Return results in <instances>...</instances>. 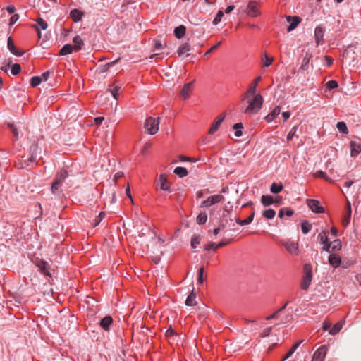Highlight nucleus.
Listing matches in <instances>:
<instances>
[{
	"instance_id": "1",
	"label": "nucleus",
	"mask_w": 361,
	"mask_h": 361,
	"mask_svg": "<svg viewBox=\"0 0 361 361\" xmlns=\"http://www.w3.org/2000/svg\"><path fill=\"white\" fill-rule=\"evenodd\" d=\"M263 98L260 94L255 95L254 98L249 102V104L245 109L244 113L246 114H255L257 113L262 108Z\"/></svg>"
},
{
	"instance_id": "2",
	"label": "nucleus",
	"mask_w": 361,
	"mask_h": 361,
	"mask_svg": "<svg viewBox=\"0 0 361 361\" xmlns=\"http://www.w3.org/2000/svg\"><path fill=\"white\" fill-rule=\"evenodd\" d=\"M159 117L157 118L153 117L147 118L144 124L145 131L150 135L156 134L159 130Z\"/></svg>"
},
{
	"instance_id": "3",
	"label": "nucleus",
	"mask_w": 361,
	"mask_h": 361,
	"mask_svg": "<svg viewBox=\"0 0 361 361\" xmlns=\"http://www.w3.org/2000/svg\"><path fill=\"white\" fill-rule=\"evenodd\" d=\"M312 278V271L310 266L305 264L304 267V276L300 283L302 290H306L311 284Z\"/></svg>"
},
{
	"instance_id": "4",
	"label": "nucleus",
	"mask_w": 361,
	"mask_h": 361,
	"mask_svg": "<svg viewBox=\"0 0 361 361\" xmlns=\"http://www.w3.org/2000/svg\"><path fill=\"white\" fill-rule=\"evenodd\" d=\"M245 13L251 17H257L260 13L258 4L256 1H250L245 9Z\"/></svg>"
},
{
	"instance_id": "5",
	"label": "nucleus",
	"mask_w": 361,
	"mask_h": 361,
	"mask_svg": "<svg viewBox=\"0 0 361 361\" xmlns=\"http://www.w3.org/2000/svg\"><path fill=\"white\" fill-rule=\"evenodd\" d=\"M224 199V197L221 195H214L209 196L207 200L202 202L201 207H209L213 204L219 203Z\"/></svg>"
},
{
	"instance_id": "6",
	"label": "nucleus",
	"mask_w": 361,
	"mask_h": 361,
	"mask_svg": "<svg viewBox=\"0 0 361 361\" xmlns=\"http://www.w3.org/2000/svg\"><path fill=\"white\" fill-rule=\"evenodd\" d=\"M37 266L42 274L47 276H51V271L54 270L51 269L50 265L47 262L41 259L37 262Z\"/></svg>"
},
{
	"instance_id": "7",
	"label": "nucleus",
	"mask_w": 361,
	"mask_h": 361,
	"mask_svg": "<svg viewBox=\"0 0 361 361\" xmlns=\"http://www.w3.org/2000/svg\"><path fill=\"white\" fill-rule=\"evenodd\" d=\"M327 352V347L322 345L314 353L312 361H324Z\"/></svg>"
},
{
	"instance_id": "8",
	"label": "nucleus",
	"mask_w": 361,
	"mask_h": 361,
	"mask_svg": "<svg viewBox=\"0 0 361 361\" xmlns=\"http://www.w3.org/2000/svg\"><path fill=\"white\" fill-rule=\"evenodd\" d=\"M307 204L310 209L314 213H323L324 209L319 205V202L316 200L307 199L306 200Z\"/></svg>"
},
{
	"instance_id": "9",
	"label": "nucleus",
	"mask_w": 361,
	"mask_h": 361,
	"mask_svg": "<svg viewBox=\"0 0 361 361\" xmlns=\"http://www.w3.org/2000/svg\"><path fill=\"white\" fill-rule=\"evenodd\" d=\"M282 245L285 247L286 250L292 254V255H298L299 250H298V245L297 243L291 240H288L286 242H283Z\"/></svg>"
},
{
	"instance_id": "10",
	"label": "nucleus",
	"mask_w": 361,
	"mask_h": 361,
	"mask_svg": "<svg viewBox=\"0 0 361 361\" xmlns=\"http://www.w3.org/2000/svg\"><path fill=\"white\" fill-rule=\"evenodd\" d=\"M225 118V114H220L216 120L214 121V123L212 124V126L209 129L208 133L209 135H213L219 128V126L222 123V121Z\"/></svg>"
},
{
	"instance_id": "11",
	"label": "nucleus",
	"mask_w": 361,
	"mask_h": 361,
	"mask_svg": "<svg viewBox=\"0 0 361 361\" xmlns=\"http://www.w3.org/2000/svg\"><path fill=\"white\" fill-rule=\"evenodd\" d=\"M7 47L8 50L16 56H21L23 54V51H18L14 45L13 41L11 37L8 38Z\"/></svg>"
},
{
	"instance_id": "12",
	"label": "nucleus",
	"mask_w": 361,
	"mask_h": 361,
	"mask_svg": "<svg viewBox=\"0 0 361 361\" xmlns=\"http://www.w3.org/2000/svg\"><path fill=\"white\" fill-rule=\"evenodd\" d=\"M324 33V29L321 26H317L314 30V38L317 45H319L323 42V37Z\"/></svg>"
},
{
	"instance_id": "13",
	"label": "nucleus",
	"mask_w": 361,
	"mask_h": 361,
	"mask_svg": "<svg viewBox=\"0 0 361 361\" xmlns=\"http://www.w3.org/2000/svg\"><path fill=\"white\" fill-rule=\"evenodd\" d=\"M300 18L298 16H288L287 21L290 23L289 26L287 28L288 32L293 30L300 22Z\"/></svg>"
},
{
	"instance_id": "14",
	"label": "nucleus",
	"mask_w": 361,
	"mask_h": 361,
	"mask_svg": "<svg viewBox=\"0 0 361 361\" xmlns=\"http://www.w3.org/2000/svg\"><path fill=\"white\" fill-rule=\"evenodd\" d=\"M351 156L355 157L361 152V143L352 140L350 142Z\"/></svg>"
},
{
	"instance_id": "15",
	"label": "nucleus",
	"mask_w": 361,
	"mask_h": 361,
	"mask_svg": "<svg viewBox=\"0 0 361 361\" xmlns=\"http://www.w3.org/2000/svg\"><path fill=\"white\" fill-rule=\"evenodd\" d=\"M329 264L334 268L339 267L341 262V257L336 254H331L329 257Z\"/></svg>"
},
{
	"instance_id": "16",
	"label": "nucleus",
	"mask_w": 361,
	"mask_h": 361,
	"mask_svg": "<svg viewBox=\"0 0 361 361\" xmlns=\"http://www.w3.org/2000/svg\"><path fill=\"white\" fill-rule=\"evenodd\" d=\"M190 44L188 43H185V44H183V45H181L178 48V49L177 51V54L179 57H181L183 56H188L189 55L188 52L190 51Z\"/></svg>"
},
{
	"instance_id": "17",
	"label": "nucleus",
	"mask_w": 361,
	"mask_h": 361,
	"mask_svg": "<svg viewBox=\"0 0 361 361\" xmlns=\"http://www.w3.org/2000/svg\"><path fill=\"white\" fill-rule=\"evenodd\" d=\"M262 78L260 76L257 77L252 84L249 85L248 90L247 91V94H255L257 90V86Z\"/></svg>"
},
{
	"instance_id": "18",
	"label": "nucleus",
	"mask_w": 361,
	"mask_h": 361,
	"mask_svg": "<svg viewBox=\"0 0 361 361\" xmlns=\"http://www.w3.org/2000/svg\"><path fill=\"white\" fill-rule=\"evenodd\" d=\"M113 319L111 316H106L100 321V326L106 331L109 330V326L112 324Z\"/></svg>"
},
{
	"instance_id": "19",
	"label": "nucleus",
	"mask_w": 361,
	"mask_h": 361,
	"mask_svg": "<svg viewBox=\"0 0 361 361\" xmlns=\"http://www.w3.org/2000/svg\"><path fill=\"white\" fill-rule=\"evenodd\" d=\"M159 181L160 183V188L163 190H169L170 188V183L168 182L166 177L161 174L159 176Z\"/></svg>"
},
{
	"instance_id": "20",
	"label": "nucleus",
	"mask_w": 361,
	"mask_h": 361,
	"mask_svg": "<svg viewBox=\"0 0 361 361\" xmlns=\"http://www.w3.org/2000/svg\"><path fill=\"white\" fill-rule=\"evenodd\" d=\"M68 176V173L66 170L61 169L56 176L55 180L54 182H57L58 183L61 184L63 183V181L66 179V178Z\"/></svg>"
},
{
	"instance_id": "21",
	"label": "nucleus",
	"mask_w": 361,
	"mask_h": 361,
	"mask_svg": "<svg viewBox=\"0 0 361 361\" xmlns=\"http://www.w3.org/2000/svg\"><path fill=\"white\" fill-rule=\"evenodd\" d=\"M192 82L185 84L181 90L180 94L185 99L188 98L190 96V93L192 91Z\"/></svg>"
},
{
	"instance_id": "22",
	"label": "nucleus",
	"mask_w": 361,
	"mask_h": 361,
	"mask_svg": "<svg viewBox=\"0 0 361 361\" xmlns=\"http://www.w3.org/2000/svg\"><path fill=\"white\" fill-rule=\"evenodd\" d=\"M254 216L255 212H253L247 219L244 220H240L238 218H235V221L240 226L248 225L253 221Z\"/></svg>"
},
{
	"instance_id": "23",
	"label": "nucleus",
	"mask_w": 361,
	"mask_h": 361,
	"mask_svg": "<svg viewBox=\"0 0 361 361\" xmlns=\"http://www.w3.org/2000/svg\"><path fill=\"white\" fill-rule=\"evenodd\" d=\"M83 16V13L78 9H73L70 13V16L75 22H78L81 20Z\"/></svg>"
},
{
	"instance_id": "24",
	"label": "nucleus",
	"mask_w": 361,
	"mask_h": 361,
	"mask_svg": "<svg viewBox=\"0 0 361 361\" xmlns=\"http://www.w3.org/2000/svg\"><path fill=\"white\" fill-rule=\"evenodd\" d=\"M185 30L186 29L184 25H180L175 28L174 35L177 38L180 39L185 35Z\"/></svg>"
},
{
	"instance_id": "25",
	"label": "nucleus",
	"mask_w": 361,
	"mask_h": 361,
	"mask_svg": "<svg viewBox=\"0 0 361 361\" xmlns=\"http://www.w3.org/2000/svg\"><path fill=\"white\" fill-rule=\"evenodd\" d=\"M173 172H174V173L178 175L180 178L185 177L188 174L187 169L185 168L181 167V166L176 167L174 169Z\"/></svg>"
},
{
	"instance_id": "26",
	"label": "nucleus",
	"mask_w": 361,
	"mask_h": 361,
	"mask_svg": "<svg viewBox=\"0 0 361 361\" xmlns=\"http://www.w3.org/2000/svg\"><path fill=\"white\" fill-rule=\"evenodd\" d=\"M73 42L74 43L73 49L75 50H80L82 49V47L83 46V41L80 37V36H75L73 39Z\"/></svg>"
},
{
	"instance_id": "27",
	"label": "nucleus",
	"mask_w": 361,
	"mask_h": 361,
	"mask_svg": "<svg viewBox=\"0 0 361 361\" xmlns=\"http://www.w3.org/2000/svg\"><path fill=\"white\" fill-rule=\"evenodd\" d=\"M195 295L193 292H192L187 298L185 300V305L187 306H195L197 304V302L195 300Z\"/></svg>"
},
{
	"instance_id": "28",
	"label": "nucleus",
	"mask_w": 361,
	"mask_h": 361,
	"mask_svg": "<svg viewBox=\"0 0 361 361\" xmlns=\"http://www.w3.org/2000/svg\"><path fill=\"white\" fill-rule=\"evenodd\" d=\"M73 49V47L71 44L64 45L60 50L59 54L61 56H65L68 54H71Z\"/></svg>"
},
{
	"instance_id": "29",
	"label": "nucleus",
	"mask_w": 361,
	"mask_h": 361,
	"mask_svg": "<svg viewBox=\"0 0 361 361\" xmlns=\"http://www.w3.org/2000/svg\"><path fill=\"white\" fill-rule=\"evenodd\" d=\"M343 327V322L336 323L332 328L329 330V334L331 335H336L338 334Z\"/></svg>"
},
{
	"instance_id": "30",
	"label": "nucleus",
	"mask_w": 361,
	"mask_h": 361,
	"mask_svg": "<svg viewBox=\"0 0 361 361\" xmlns=\"http://www.w3.org/2000/svg\"><path fill=\"white\" fill-rule=\"evenodd\" d=\"M261 202L264 206H269L274 203L272 197L269 195H262Z\"/></svg>"
},
{
	"instance_id": "31",
	"label": "nucleus",
	"mask_w": 361,
	"mask_h": 361,
	"mask_svg": "<svg viewBox=\"0 0 361 361\" xmlns=\"http://www.w3.org/2000/svg\"><path fill=\"white\" fill-rule=\"evenodd\" d=\"M273 61V58L271 56H269L267 54H264L263 55V57L262 58V63L264 66L268 67L269 66Z\"/></svg>"
},
{
	"instance_id": "32",
	"label": "nucleus",
	"mask_w": 361,
	"mask_h": 361,
	"mask_svg": "<svg viewBox=\"0 0 361 361\" xmlns=\"http://www.w3.org/2000/svg\"><path fill=\"white\" fill-rule=\"evenodd\" d=\"M223 218L226 222V224L228 223V221L229 219V221H235V218H236L235 216H233L230 212L229 210L228 209H224V212H223Z\"/></svg>"
},
{
	"instance_id": "33",
	"label": "nucleus",
	"mask_w": 361,
	"mask_h": 361,
	"mask_svg": "<svg viewBox=\"0 0 361 361\" xmlns=\"http://www.w3.org/2000/svg\"><path fill=\"white\" fill-rule=\"evenodd\" d=\"M312 228V225L307 221H303L301 224L302 232L307 234Z\"/></svg>"
},
{
	"instance_id": "34",
	"label": "nucleus",
	"mask_w": 361,
	"mask_h": 361,
	"mask_svg": "<svg viewBox=\"0 0 361 361\" xmlns=\"http://www.w3.org/2000/svg\"><path fill=\"white\" fill-rule=\"evenodd\" d=\"M282 189H283L282 184H277L276 183H272L271 185V188H270L271 192L274 194H277V193L280 192L282 190Z\"/></svg>"
},
{
	"instance_id": "35",
	"label": "nucleus",
	"mask_w": 361,
	"mask_h": 361,
	"mask_svg": "<svg viewBox=\"0 0 361 361\" xmlns=\"http://www.w3.org/2000/svg\"><path fill=\"white\" fill-rule=\"evenodd\" d=\"M276 215V212L273 209H269L264 210L263 212V216L267 219H272Z\"/></svg>"
},
{
	"instance_id": "36",
	"label": "nucleus",
	"mask_w": 361,
	"mask_h": 361,
	"mask_svg": "<svg viewBox=\"0 0 361 361\" xmlns=\"http://www.w3.org/2000/svg\"><path fill=\"white\" fill-rule=\"evenodd\" d=\"M336 128H338V130L340 132H341V133H343L344 134H348V130L347 126L343 121L338 122L337 124H336Z\"/></svg>"
},
{
	"instance_id": "37",
	"label": "nucleus",
	"mask_w": 361,
	"mask_h": 361,
	"mask_svg": "<svg viewBox=\"0 0 361 361\" xmlns=\"http://www.w3.org/2000/svg\"><path fill=\"white\" fill-rule=\"evenodd\" d=\"M121 87L116 85H113L111 87H110L108 91L111 92L112 96L115 99H118V92L120 90Z\"/></svg>"
},
{
	"instance_id": "38",
	"label": "nucleus",
	"mask_w": 361,
	"mask_h": 361,
	"mask_svg": "<svg viewBox=\"0 0 361 361\" xmlns=\"http://www.w3.org/2000/svg\"><path fill=\"white\" fill-rule=\"evenodd\" d=\"M61 185L57 182H53L51 187V192L55 195H59Z\"/></svg>"
},
{
	"instance_id": "39",
	"label": "nucleus",
	"mask_w": 361,
	"mask_h": 361,
	"mask_svg": "<svg viewBox=\"0 0 361 361\" xmlns=\"http://www.w3.org/2000/svg\"><path fill=\"white\" fill-rule=\"evenodd\" d=\"M331 250L333 251H338L341 249V242L340 240H335L331 243Z\"/></svg>"
},
{
	"instance_id": "40",
	"label": "nucleus",
	"mask_w": 361,
	"mask_h": 361,
	"mask_svg": "<svg viewBox=\"0 0 361 361\" xmlns=\"http://www.w3.org/2000/svg\"><path fill=\"white\" fill-rule=\"evenodd\" d=\"M207 220V215L206 213H200L197 217V223L198 224H204Z\"/></svg>"
},
{
	"instance_id": "41",
	"label": "nucleus",
	"mask_w": 361,
	"mask_h": 361,
	"mask_svg": "<svg viewBox=\"0 0 361 361\" xmlns=\"http://www.w3.org/2000/svg\"><path fill=\"white\" fill-rule=\"evenodd\" d=\"M351 217V211L346 212L345 214L344 215L343 219H342V224L343 226H347L350 221Z\"/></svg>"
},
{
	"instance_id": "42",
	"label": "nucleus",
	"mask_w": 361,
	"mask_h": 361,
	"mask_svg": "<svg viewBox=\"0 0 361 361\" xmlns=\"http://www.w3.org/2000/svg\"><path fill=\"white\" fill-rule=\"evenodd\" d=\"M42 82V78L39 76H34L30 79V85L32 87H37Z\"/></svg>"
},
{
	"instance_id": "43",
	"label": "nucleus",
	"mask_w": 361,
	"mask_h": 361,
	"mask_svg": "<svg viewBox=\"0 0 361 361\" xmlns=\"http://www.w3.org/2000/svg\"><path fill=\"white\" fill-rule=\"evenodd\" d=\"M201 238L199 235H195L191 240V247L195 248L200 243Z\"/></svg>"
},
{
	"instance_id": "44",
	"label": "nucleus",
	"mask_w": 361,
	"mask_h": 361,
	"mask_svg": "<svg viewBox=\"0 0 361 361\" xmlns=\"http://www.w3.org/2000/svg\"><path fill=\"white\" fill-rule=\"evenodd\" d=\"M224 12L222 11H219L217 14L216 15V17L213 20V24L217 25L219 23L221 22L222 17L224 16Z\"/></svg>"
},
{
	"instance_id": "45",
	"label": "nucleus",
	"mask_w": 361,
	"mask_h": 361,
	"mask_svg": "<svg viewBox=\"0 0 361 361\" xmlns=\"http://www.w3.org/2000/svg\"><path fill=\"white\" fill-rule=\"evenodd\" d=\"M20 71H21V67H20V64H18V63H15L11 67V73L13 75H18L20 72Z\"/></svg>"
},
{
	"instance_id": "46",
	"label": "nucleus",
	"mask_w": 361,
	"mask_h": 361,
	"mask_svg": "<svg viewBox=\"0 0 361 361\" xmlns=\"http://www.w3.org/2000/svg\"><path fill=\"white\" fill-rule=\"evenodd\" d=\"M104 216H105V213L104 212H101L99 213V214L94 219V226L95 227L97 225H99V224L102 221V219L104 218Z\"/></svg>"
},
{
	"instance_id": "47",
	"label": "nucleus",
	"mask_w": 361,
	"mask_h": 361,
	"mask_svg": "<svg viewBox=\"0 0 361 361\" xmlns=\"http://www.w3.org/2000/svg\"><path fill=\"white\" fill-rule=\"evenodd\" d=\"M36 22L40 26L41 29L43 30H45L48 27L47 23L42 18H38L36 20Z\"/></svg>"
},
{
	"instance_id": "48",
	"label": "nucleus",
	"mask_w": 361,
	"mask_h": 361,
	"mask_svg": "<svg viewBox=\"0 0 361 361\" xmlns=\"http://www.w3.org/2000/svg\"><path fill=\"white\" fill-rule=\"evenodd\" d=\"M298 128V125L295 126L294 127L292 128V129L290 130V131L289 132V133L287 135V139L288 140H291L295 135Z\"/></svg>"
},
{
	"instance_id": "49",
	"label": "nucleus",
	"mask_w": 361,
	"mask_h": 361,
	"mask_svg": "<svg viewBox=\"0 0 361 361\" xmlns=\"http://www.w3.org/2000/svg\"><path fill=\"white\" fill-rule=\"evenodd\" d=\"M204 271V267H201L198 270L197 282L199 283H202L204 282V277H203Z\"/></svg>"
},
{
	"instance_id": "50",
	"label": "nucleus",
	"mask_w": 361,
	"mask_h": 361,
	"mask_svg": "<svg viewBox=\"0 0 361 361\" xmlns=\"http://www.w3.org/2000/svg\"><path fill=\"white\" fill-rule=\"evenodd\" d=\"M326 87L329 89H334L338 87V82L336 80H330L326 84Z\"/></svg>"
},
{
	"instance_id": "51",
	"label": "nucleus",
	"mask_w": 361,
	"mask_h": 361,
	"mask_svg": "<svg viewBox=\"0 0 361 361\" xmlns=\"http://www.w3.org/2000/svg\"><path fill=\"white\" fill-rule=\"evenodd\" d=\"M319 238L321 243L326 244V243H328L327 235H326V233L325 232H323L322 233H320L319 235Z\"/></svg>"
},
{
	"instance_id": "52",
	"label": "nucleus",
	"mask_w": 361,
	"mask_h": 361,
	"mask_svg": "<svg viewBox=\"0 0 361 361\" xmlns=\"http://www.w3.org/2000/svg\"><path fill=\"white\" fill-rule=\"evenodd\" d=\"M309 62H310V58L308 56H305L302 60L301 68L303 70L307 69L308 67Z\"/></svg>"
},
{
	"instance_id": "53",
	"label": "nucleus",
	"mask_w": 361,
	"mask_h": 361,
	"mask_svg": "<svg viewBox=\"0 0 361 361\" xmlns=\"http://www.w3.org/2000/svg\"><path fill=\"white\" fill-rule=\"evenodd\" d=\"M118 60H119V59H118L116 61H114L112 62L108 63L106 65H104V66H102L101 67V72L106 71L109 67H111L113 65H114Z\"/></svg>"
},
{
	"instance_id": "54",
	"label": "nucleus",
	"mask_w": 361,
	"mask_h": 361,
	"mask_svg": "<svg viewBox=\"0 0 361 361\" xmlns=\"http://www.w3.org/2000/svg\"><path fill=\"white\" fill-rule=\"evenodd\" d=\"M180 160L181 161H192V162H195L198 160H200V159H195V158H190V157H185V156H180Z\"/></svg>"
},
{
	"instance_id": "55",
	"label": "nucleus",
	"mask_w": 361,
	"mask_h": 361,
	"mask_svg": "<svg viewBox=\"0 0 361 361\" xmlns=\"http://www.w3.org/2000/svg\"><path fill=\"white\" fill-rule=\"evenodd\" d=\"M314 176L317 178H322L325 180H328V178L324 172L322 171H318L314 173Z\"/></svg>"
},
{
	"instance_id": "56",
	"label": "nucleus",
	"mask_w": 361,
	"mask_h": 361,
	"mask_svg": "<svg viewBox=\"0 0 361 361\" xmlns=\"http://www.w3.org/2000/svg\"><path fill=\"white\" fill-rule=\"evenodd\" d=\"M281 109L279 106L275 107L271 113H269L274 117H276L280 114Z\"/></svg>"
},
{
	"instance_id": "57",
	"label": "nucleus",
	"mask_w": 361,
	"mask_h": 361,
	"mask_svg": "<svg viewBox=\"0 0 361 361\" xmlns=\"http://www.w3.org/2000/svg\"><path fill=\"white\" fill-rule=\"evenodd\" d=\"M18 19H19V15L18 14H14L10 18L9 25H13Z\"/></svg>"
},
{
	"instance_id": "58",
	"label": "nucleus",
	"mask_w": 361,
	"mask_h": 361,
	"mask_svg": "<svg viewBox=\"0 0 361 361\" xmlns=\"http://www.w3.org/2000/svg\"><path fill=\"white\" fill-rule=\"evenodd\" d=\"M331 324L330 322L324 321L322 324V329L324 331H326L328 329L330 330Z\"/></svg>"
},
{
	"instance_id": "59",
	"label": "nucleus",
	"mask_w": 361,
	"mask_h": 361,
	"mask_svg": "<svg viewBox=\"0 0 361 361\" xmlns=\"http://www.w3.org/2000/svg\"><path fill=\"white\" fill-rule=\"evenodd\" d=\"M271 330H272L271 327H269V328L264 329V331L262 332V337L268 336L270 334Z\"/></svg>"
},
{
	"instance_id": "60",
	"label": "nucleus",
	"mask_w": 361,
	"mask_h": 361,
	"mask_svg": "<svg viewBox=\"0 0 361 361\" xmlns=\"http://www.w3.org/2000/svg\"><path fill=\"white\" fill-rule=\"evenodd\" d=\"M216 244L214 243H210L204 246V249L207 251L215 249Z\"/></svg>"
},
{
	"instance_id": "61",
	"label": "nucleus",
	"mask_w": 361,
	"mask_h": 361,
	"mask_svg": "<svg viewBox=\"0 0 361 361\" xmlns=\"http://www.w3.org/2000/svg\"><path fill=\"white\" fill-rule=\"evenodd\" d=\"M303 342V340H300L295 343L292 348L290 349V351H292L293 353L296 350V349L299 347V345Z\"/></svg>"
},
{
	"instance_id": "62",
	"label": "nucleus",
	"mask_w": 361,
	"mask_h": 361,
	"mask_svg": "<svg viewBox=\"0 0 361 361\" xmlns=\"http://www.w3.org/2000/svg\"><path fill=\"white\" fill-rule=\"evenodd\" d=\"M224 228H225V224H224V223L221 224V225H220L218 228H215V229L213 231V233H214V235H216L219 233V231H220L221 229Z\"/></svg>"
},
{
	"instance_id": "63",
	"label": "nucleus",
	"mask_w": 361,
	"mask_h": 361,
	"mask_svg": "<svg viewBox=\"0 0 361 361\" xmlns=\"http://www.w3.org/2000/svg\"><path fill=\"white\" fill-rule=\"evenodd\" d=\"M324 59L326 61L327 66H330L331 65H332L334 62V59L332 58H331L329 56H325Z\"/></svg>"
},
{
	"instance_id": "64",
	"label": "nucleus",
	"mask_w": 361,
	"mask_h": 361,
	"mask_svg": "<svg viewBox=\"0 0 361 361\" xmlns=\"http://www.w3.org/2000/svg\"><path fill=\"white\" fill-rule=\"evenodd\" d=\"M49 75H50V71H47V72L44 73L41 76L42 80L47 81L49 77Z\"/></svg>"
}]
</instances>
